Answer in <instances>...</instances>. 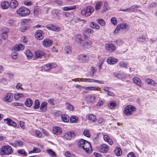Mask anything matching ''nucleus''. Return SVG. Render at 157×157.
Wrapping results in <instances>:
<instances>
[{
  "mask_svg": "<svg viewBox=\"0 0 157 157\" xmlns=\"http://www.w3.org/2000/svg\"><path fill=\"white\" fill-rule=\"evenodd\" d=\"M17 14L21 17H24L29 15L30 11L29 9L22 6L16 11Z\"/></svg>",
  "mask_w": 157,
  "mask_h": 157,
  "instance_id": "nucleus-1",
  "label": "nucleus"
},
{
  "mask_svg": "<svg viewBox=\"0 0 157 157\" xmlns=\"http://www.w3.org/2000/svg\"><path fill=\"white\" fill-rule=\"evenodd\" d=\"M2 155H9L12 154L13 151L12 147L10 146H3L0 148Z\"/></svg>",
  "mask_w": 157,
  "mask_h": 157,
  "instance_id": "nucleus-2",
  "label": "nucleus"
},
{
  "mask_svg": "<svg viewBox=\"0 0 157 157\" xmlns=\"http://www.w3.org/2000/svg\"><path fill=\"white\" fill-rule=\"evenodd\" d=\"M93 8L92 6H89L86 9L82 10L81 11V13L82 15L86 17H88L92 13L94 12Z\"/></svg>",
  "mask_w": 157,
  "mask_h": 157,
  "instance_id": "nucleus-3",
  "label": "nucleus"
},
{
  "mask_svg": "<svg viewBox=\"0 0 157 157\" xmlns=\"http://www.w3.org/2000/svg\"><path fill=\"white\" fill-rule=\"evenodd\" d=\"M136 111V108L134 106L131 105L127 106L124 110V114L129 115L132 114V112Z\"/></svg>",
  "mask_w": 157,
  "mask_h": 157,
  "instance_id": "nucleus-4",
  "label": "nucleus"
},
{
  "mask_svg": "<svg viewBox=\"0 0 157 157\" xmlns=\"http://www.w3.org/2000/svg\"><path fill=\"white\" fill-rule=\"evenodd\" d=\"M109 149V146L105 144H103L99 147L100 151L102 153H107Z\"/></svg>",
  "mask_w": 157,
  "mask_h": 157,
  "instance_id": "nucleus-5",
  "label": "nucleus"
},
{
  "mask_svg": "<svg viewBox=\"0 0 157 157\" xmlns=\"http://www.w3.org/2000/svg\"><path fill=\"white\" fill-rule=\"evenodd\" d=\"M46 55L45 53L43 51L38 50L35 52L34 56L36 59L41 58L42 57H45Z\"/></svg>",
  "mask_w": 157,
  "mask_h": 157,
  "instance_id": "nucleus-6",
  "label": "nucleus"
},
{
  "mask_svg": "<svg viewBox=\"0 0 157 157\" xmlns=\"http://www.w3.org/2000/svg\"><path fill=\"white\" fill-rule=\"evenodd\" d=\"M105 48L108 51L113 52L116 49V47L113 44L108 43L105 45Z\"/></svg>",
  "mask_w": 157,
  "mask_h": 157,
  "instance_id": "nucleus-7",
  "label": "nucleus"
},
{
  "mask_svg": "<svg viewBox=\"0 0 157 157\" xmlns=\"http://www.w3.org/2000/svg\"><path fill=\"white\" fill-rule=\"evenodd\" d=\"M56 64L53 63L47 64L44 65V68L45 71H49L51 68H54L56 67Z\"/></svg>",
  "mask_w": 157,
  "mask_h": 157,
  "instance_id": "nucleus-8",
  "label": "nucleus"
},
{
  "mask_svg": "<svg viewBox=\"0 0 157 157\" xmlns=\"http://www.w3.org/2000/svg\"><path fill=\"white\" fill-rule=\"evenodd\" d=\"M13 99V95L10 93H8L4 98L3 100L5 102H11Z\"/></svg>",
  "mask_w": 157,
  "mask_h": 157,
  "instance_id": "nucleus-9",
  "label": "nucleus"
},
{
  "mask_svg": "<svg viewBox=\"0 0 157 157\" xmlns=\"http://www.w3.org/2000/svg\"><path fill=\"white\" fill-rule=\"evenodd\" d=\"M43 44L45 47H49L53 44V41L49 39H46L43 41Z\"/></svg>",
  "mask_w": 157,
  "mask_h": 157,
  "instance_id": "nucleus-10",
  "label": "nucleus"
},
{
  "mask_svg": "<svg viewBox=\"0 0 157 157\" xmlns=\"http://www.w3.org/2000/svg\"><path fill=\"white\" fill-rule=\"evenodd\" d=\"M75 136V134L73 132H69L65 134L64 138L67 140H71Z\"/></svg>",
  "mask_w": 157,
  "mask_h": 157,
  "instance_id": "nucleus-11",
  "label": "nucleus"
},
{
  "mask_svg": "<svg viewBox=\"0 0 157 157\" xmlns=\"http://www.w3.org/2000/svg\"><path fill=\"white\" fill-rule=\"evenodd\" d=\"M44 34L42 31L38 30L36 32L35 36L38 40H41L43 39Z\"/></svg>",
  "mask_w": 157,
  "mask_h": 157,
  "instance_id": "nucleus-12",
  "label": "nucleus"
},
{
  "mask_svg": "<svg viewBox=\"0 0 157 157\" xmlns=\"http://www.w3.org/2000/svg\"><path fill=\"white\" fill-rule=\"evenodd\" d=\"M77 59L81 62H85L88 61V57L86 55H80L78 56Z\"/></svg>",
  "mask_w": 157,
  "mask_h": 157,
  "instance_id": "nucleus-13",
  "label": "nucleus"
},
{
  "mask_svg": "<svg viewBox=\"0 0 157 157\" xmlns=\"http://www.w3.org/2000/svg\"><path fill=\"white\" fill-rule=\"evenodd\" d=\"M46 28L48 29L54 31H59L60 28L56 26H54L52 24L48 25L46 26Z\"/></svg>",
  "mask_w": 157,
  "mask_h": 157,
  "instance_id": "nucleus-14",
  "label": "nucleus"
},
{
  "mask_svg": "<svg viewBox=\"0 0 157 157\" xmlns=\"http://www.w3.org/2000/svg\"><path fill=\"white\" fill-rule=\"evenodd\" d=\"M118 61V60L113 57H110L107 59V63L109 64H113L117 63Z\"/></svg>",
  "mask_w": 157,
  "mask_h": 157,
  "instance_id": "nucleus-15",
  "label": "nucleus"
},
{
  "mask_svg": "<svg viewBox=\"0 0 157 157\" xmlns=\"http://www.w3.org/2000/svg\"><path fill=\"white\" fill-rule=\"evenodd\" d=\"M113 75L115 77L120 79H124L126 77L125 75L122 72L114 73Z\"/></svg>",
  "mask_w": 157,
  "mask_h": 157,
  "instance_id": "nucleus-16",
  "label": "nucleus"
},
{
  "mask_svg": "<svg viewBox=\"0 0 157 157\" xmlns=\"http://www.w3.org/2000/svg\"><path fill=\"white\" fill-rule=\"evenodd\" d=\"M19 3L16 0H11L10 6V7L13 8H16L18 6Z\"/></svg>",
  "mask_w": 157,
  "mask_h": 157,
  "instance_id": "nucleus-17",
  "label": "nucleus"
},
{
  "mask_svg": "<svg viewBox=\"0 0 157 157\" xmlns=\"http://www.w3.org/2000/svg\"><path fill=\"white\" fill-rule=\"evenodd\" d=\"M53 132L55 134L58 135L60 134L62 132V129L58 127H55L53 129Z\"/></svg>",
  "mask_w": 157,
  "mask_h": 157,
  "instance_id": "nucleus-18",
  "label": "nucleus"
},
{
  "mask_svg": "<svg viewBox=\"0 0 157 157\" xmlns=\"http://www.w3.org/2000/svg\"><path fill=\"white\" fill-rule=\"evenodd\" d=\"M91 147L90 144L86 141L84 146H82V148L86 152L88 153L89 151L90 147Z\"/></svg>",
  "mask_w": 157,
  "mask_h": 157,
  "instance_id": "nucleus-19",
  "label": "nucleus"
},
{
  "mask_svg": "<svg viewBox=\"0 0 157 157\" xmlns=\"http://www.w3.org/2000/svg\"><path fill=\"white\" fill-rule=\"evenodd\" d=\"M103 138L104 140L106 142H107L109 144L111 145L113 144V142L112 140L110 139L109 136L106 135H103Z\"/></svg>",
  "mask_w": 157,
  "mask_h": 157,
  "instance_id": "nucleus-20",
  "label": "nucleus"
},
{
  "mask_svg": "<svg viewBox=\"0 0 157 157\" xmlns=\"http://www.w3.org/2000/svg\"><path fill=\"white\" fill-rule=\"evenodd\" d=\"M5 121H6V123L9 125L15 126L17 125V124L14 122L10 118H7L4 120Z\"/></svg>",
  "mask_w": 157,
  "mask_h": 157,
  "instance_id": "nucleus-21",
  "label": "nucleus"
},
{
  "mask_svg": "<svg viewBox=\"0 0 157 157\" xmlns=\"http://www.w3.org/2000/svg\"><path fill=\"white\" fill-rule=\"evenodd\" d=\"M47 103L46 102H43L40 105V110L43 112H45L47 109Z\"/></svg>",
  "mask_w": 157,
  "mask_h": 157,
  "instance_id": "nucleus-22",
  "label": "nucleus"
},
{
  "mask_svg": "<svg viewBox=\"0 0 157 157\" xmlns=\"http://www.w3.org/2000/svg\"><path fill=\"white\" fill-rule=\"evenodd\" d=\"M24 46L21 44L16 45L14 47L15 50L19 51L22 50L24 48Z\"/></svg>",
  "mask_w": 157,
  "mask_h": 157,
  "instance_id": "nucleus-23",
  "label": "nucleus"
},
{
  "mask_svg": "<svg viewBox=\"0 0 157 157\" xmlns=\"http://www.w3.org/2000/svg\"><path fill=\"white\" fill-rule=\"evenodd\" d=\"M133 81L136 84H137L138 86H141V80L139 78L137 77H135L133 78Z\"/></svg>",
  "mask_w": 157,
  "mask_h": 157,
  "instance_id": "nucleus-24",
  "label": "nucleus"
},
{
  "mask_svg": "<svg viewBox=\"0 0 157 157\" xmlns=\"http://www.w3.org/2000/svg\"><path fill=\"white\" fill-rule=\"evenodd\" d=\"M1 6L2 9H6L8 8L10 6V3L7 1H5L1 3Z\"/></svg>",
  "mask_w": 157,
  "mask_h": 157,
  "instance_id": "nucleus-25",
  "label": "nucleus"
},
{
  "mask_svg": "<svg viewBox=\"0 0 157 157\" xmlns=\"http://www.w3.org/2000/svg\"><path fill=\"white\" fill-rule=\"evenodd\" d=\"M115 153L117 156H120L122 154V151L120 148L116 147L114 151Z\"/></svg>",
  "mask_w": 157,
  "mask_h": 157,
  "instance_id": "nucleus-26",
  "label": "nucleus"
},
{
  "mask_svg": "<svg viewBox=\"0 0 157 157\" xmlns=\"http://www.w3.org/2000/svg\"><path fill=\"white\" fill-rule=\"evenodd\" d=\"M90 25V27L92 28L96 29L97 30H98L100 29L99 26L93 22H91Z\"/></svg>",
  "mask_w": 157,
  "mask_h": 157,
  "instance_id": "nucleus-27",
  "label": "nucleus"
},
{
  "mask_svg": "<svg viewBox=\"0 0 157 157\" xmlns=\"http://www.w3.org/2000/svg\"><path fill=\"white\" fill-rule=\"evenodd\" d=\"M33 104L32 100L30 98H27L26 101L25 102V104L27 107H30L32 106Z\"/></svg>",
  "mask_w": 157,
  "mask_h": 157,
  "instance_id": "nucleus-28",
  "label": "nucleus"
},
{
  "mask_svg": "<svg viewBox=\"0 0 157 157\" xmlns=\"http://www.w3.org/2000/svg\"><path fill=\"white\" fill-rule=\"evenodd\" d=\"M61 118L62 121L64 122H68L69 119V117L66 114H62L61 115Z\"/></svg>",
  "mask_w": 157,
  "mask_h": 157,
  "instance_id": "nucleus-29",
  "label": "nucleus"
},
{
  "mask_svg": "<svg viewBox=\"0 0 157 157\" xmlns=\"http://www.w3.org/2000/svg\"><path fill=\"white\" fill-rule=\"evenodd\" d=\"M92 44V42L91 41L86 42L84 44H81V46L84 47L86 48L88 47H90Z\"/></svg>",
  "mask_w": 157,
  "mask_h": 157,
  "instance_id": "nucleus-30",
  "label": "nucleus"
},
{
  "mask_svg": "<svg viewBox=\"0 0 157 157\" xmlns=\"http://www.w3.org/2000/svg\"><path fill=\"white\" fill-rule=\"evenodd\" d=\"M86 98L88 100H90L91 102L94 103L95 102L96 97L94 96L91 95H88L86 97Z\"/></svg>",
  "mask_w": 157,
  "mask_h": 157,
  "instance_id": "nucleus-31",
  "label": "nucleus"
},
{
  "mask_svg": "<svg viewBox=\"0 0 157 157\" xmlns=\"http://www.w3.org/2000/svg\"><path fill=\"white\" fill-rule=\"evenodd\" d=\"M75 40L78 43L81 44L82 42V38L81 35L78 34L76 36Z\"/></svg>",
  "mask_w": 157,
  "mask_h": 157,
  "instance_id": "nucleus-32",
  "label": "nucleus"
},
{
  "mask_svg": "<svg viewBox=\"0 0 157 157\" xmlns=\"http://www.w3.org/2000/svg\"><path fill=\"white\" fill-rule=\"evenodd\" d=\"M76 8V6H73L69 7H64L63 8V10L64 11H69L75 9Z\"/></svg>",
  "mask_w": 157,
  "mask_h": 157,
  "instance_id": "nucleus-33",
  "label": "nucleus"
},
{
  "mask_svg": "<svg viewBox=\"0 0 157 157\" xmlns=\"http://www.w3.org/2000/svg\"><path fill=\"white\" fill-rule=\"evenodd\" d=\"M104 60L102 59L99 60V61L97 65V66L99 68V71H100L101 69L102 65L104 62Z\"/></svg>",
  "mask_w": 157,
  "mask_h": 157,
  "instance_id": "nucleus-34",
  "label": "nucleus"
},
{
  "mask_svg": "<svg viewBox=\"0 0 157 157\" xmlns=\"http://www.w3.org/2000/svg\"><path fill=\"white\" fill-rule=\"evenodd\" d=\"M83 89H85L86 90L88 91L89 90H97V89L95 87L93 86H84Z\"/></svg>",
  "mask_w": 157,
  "mask_h": 157,
  "instance_id": "nucleus-35",
  "label": "nucleus"
},
{
  "mask_svg": "<svg viewBox=\"0 0 157 157\" xmlns=\"http://www.w3.org/2000/svg\"><path fill=\"white\" fill-rule=\"evenodd\" d=\"M102 5L101 2L100 1L97 2L95 6V9L96 10H98L101 8Z\"/></svg>",
  "mask_w": 157,
  "mask_h": 157,
  "instance_id": "nucleus-36",
  "label": "nucleus"
},
{
  "mask_svg": "<svg viewBox=\"0 0 157 157\" xmlns=\"http://www.w3.org/2000/svg\"><path fill=\"white\" fill-rule=\"evenodd\" d=\"M78 120V118L75 116H72L71 117L70 121L72 123H76Z\"/></svg>",
  "mask_w": 157,
  "mask_h": 157,
  "instance_id": "nucleus-37",
  "label": "nucleus"
},
{
  "mask_svg": "<svg viewBox=\"0 0 157 157\" xmlns=\"http://www.w3.org/2000/svg\"><path fill=\"white\" fill-rule=\"evenodd\" d=\"M120 28H121V29H127L129 28L128 25H127L126 24L124 23H122L120 25H119Z\"/></svg>",
  "mask_w": 157,
  "mask_h": 157,
  "instance_id": "nucleus-38",
  "label": "nucleus"
},
{
  "mask_svg": "<svg viewBox=\"0 0 157 157\" xmlns=\"http://www.w3.org/2000/svg\"><path fill=\"white\" fill-rule=\"evenodd\" d=\"M72 50V48L69 46L66 47L65 49V52L67 54H71Z\"/></svg>",
  "mask_w": 157,
  "mask_h": 157,
  "instance_id": "nucleus-39",
  "label": "nucleus"
},
{
  "mask_svg": "<svg viewBox=\"0 0 157 157\" xmlns=\"http://www.w3.org/2000/svg\"><path fill=\"white\" fill-rule=\"evenodd\" d=\"M1 31L2 34H5L6 37H7V33L9 32V29L3 27L1 29Z\"/></svg>",
  "mask_w": 157,
  "mask_h": 157,
  "instance_id": "nucleus-40",
  "label": "nucleus"
},
{
  "mask_svg": "<svg viewBox=\"0 0 157 157\" xmlns=\"http://www.w3.org/2000/svg\"><path fill=\"white\" fill-rule=\"evenodd\" d=\"M25 55L29 59H30L32 58L33 56V54L31 51L29 50H27L26 51Z\"/></svg>",
  "mask_w": 157,
  "mask_h": 157,
  "instance_id": "nucleus-41",
  "label": "nucleus"
},
{
  "mask_svg": "<svg viewBox=\"0 0 157 157\" xmlns=\"http://www.w3.org/2000/svg\"><path fill=\"white\" fill-rule=\"evenodd\" d=\"M86 141L84 140H81L78 143V145L79 147L82 148V146H84Z\"/></svg>",
  "mask_w": 157,
  "mask_h": 157,
  "instance_id": "nucleus-42",
  "label": "nucleus"
},
{
  "mask_svg": "<svg viewBox=\"0 0 157 157\" xmlns=\"http://www.w3.org/2000/svg\"><path fill=\"white\" fill-rule=\"evenodd\" d=\"M40 102L38 100L36 99L35 101L34 105L33 108L34 109H38L40 107Z\"/></svg>",
  "mask_w": 157,
  "mask_h": 157,
  "instance_id": "nucleus-43",
  "label": "nucleus"
},
{
  "mask_svg": "<svg viewBox=\"0 0 157 157\" xmlns=\"http://www.w3.org/2000/svg\"><path fill=\"white\" fill-rule=\"evenodd\" d=\"M116 105V102L114 101L110 102L108 104L109 107L111 109L114 108Z\"/></svg>",
  "mask_w": 157,
  "mask_h": 157,
  "instance_id": "nucleus-44",
  "label": "nucleus"
},
{
  "mask_svg": "<svg viewBox=\"0 0 157 157\" xmlns=\"http://www.w3.org/2000/svg\"><path fill=\"white\" fill-rule=\"evenodd\" d=\"M88 119L93 122H94L96 120V116L93 114H90L88 116Z\"/></svg>",
  "mask_w": 157,
  "mask_h": 157,
  "instance_id": "nucleus-45",
  "label": "nucleus"
},
{
  "mask_svg": "<svg viewBox=\"0 0 157 157\" xmlns=\"http://www.w3.org/2000/svg\"><path fill=\"white\" fill-rule=\"evenodd\" d=\"M109 9L108 4V2H105L104 3L103 8L102 10V12H105Z\"/></svg>",
  "mask_w": 157,
  "mask_h": 157,
  "instance_id": "nucleus-46",
  "label": "nucleus"
},
{
  "mask_svg": "<svg viewBox=\"0 0 157 157\" xmlns=\"http://www.w3.org/2000/svg\"><path fill=\"white\" fill-rule=\"evenodd\" d=\"M66 106L68 109L73 111L74 109V107L71 105L69 104L68 103H66Z\"/></svg>",
  "mask_w": 157,
  "mask_h": 157,
  "instance_id": "nucleus-47",
  "label": "nucleus"
},
{
  "mask_svg": "<svg viewBox=\"0 0 157 157\" xmlns=\"http://www.w3.org/2000/svg\"><path fill=\"white\" fill-rule=\"evenodd\" d=\"M83 134L85 136L88 137H90L91 136L89 130L87 129H85L84 130Z\"/></svg>",
  "mask_w": 157,
  "mask_h": 157,
  "instance_id": "nucleus-48",
  "label": "nucleus"
},
{
  "mask_svg": "<svg viewBox=\"0 0 157 157\" xmlns=\"http://www.w3.org/2000/svg\"><path fill=\"white\" fill-rule=\"evenodd\" d=\"M47 152L51 156L53 157L54 156H56L55 153L51 149H49L47 150Z\"/></svg>",
  "mask_w": 157,
  "mask_h": 157,
  "instance_id": "nucleus-49",
  "label": "nucleus"
},
{
  "mask_svg": "<svg viewBox=\"0 0 157 157\" xmlns=\"http://www.w3.org/2000/svg\"><path fill=\"white\" fill-rule=\"evenodd\" d=\"M97 21L101 26H104L105 24V22L102 19H98L97 20Z\"/></svg>",
  "mask_w": 157,
  "mask_h": 157,
  "instance_id": "nucleus-50",
  "label": "nucleus"
},
{
  "mask_svg": "<svg viewBox=\"0 0 157 157\" xmlns=\"http://www.w3.org/2000/svg\"><path fill=\"white\" fill-rule=\"evenodd\" d=\"M146 38L144 36H140L137 38V40L140 42H143L145 40Z\"/></svg>",
  "mask_w": 157,
  "mask_h": 157,
  "instance_id": "nucleus-51",
  "label": "nucleus"
},
{
  "mask_svg": "<svg viewBox=\"0 0 157 157\" xmlns=\"http://www.w3.org/2000/svg\"><path fill=\"white\" fill-rule=\"evenodd\" d=\"M80 81L81 82H92L93 79L81 78Z\"/></svg>",
  "mask_w": 157,
  "mask_h": 157,
  "instance_id": "nucleus-52",
  "label": "nucleus"
},
{
  "mask_svg": "<svg viewBox=\"0 0 157 157\" xmlns=\"http://www.w3.org/2000/svg\"><path fill=\"white\" fill-rule=\"evenodd\" d=\"M134 8L132 6H131L128 8L125 9V12H128V13L132 12L133 11Z\"/></svg>",
  "mask_w": 157,
  "mask_h": 157,
  "instance_id": "nucleus-53",
  "label": "nucleus"
},
{
  "mask_svg": "<svg viewBox=\"0 0 157 157\" xmlns=\"http://www.w3.org/2000/svg\"><path fill=\"white\" fill-rule=\"evenodd\" d=\"M146 82L149 84H154L155 83L154 81L152 79L148 78L146 80Z\"/></svg>",
  "mask_w": 157,
  "mask_h": 157,
  "instance_id": "nucleus-54",
  "label": "nucleus"
},
{
  "mask_svg": "<svg viewBox=\"0 0 157 157\" xmlns=\"http://www.w3.org/2000/svg\"><path fill=\"white\" fill-rule=\"evenodd\" d=\"M34 132L36 136L37 137L40 138L41 137L42 134L39 131L36 130L34 131Z\"/></svg>",
  "mask_w": 157,
  "mask_h": 157,
  "instance_id": "nucleus-55",
  "label": "nucleus"
},
{
  "mask_svg": "<svg viewBox=\"0 0 157 157\" xmlns=\"http://www.w3.org/2000/svg\"><path fill=\"white\" fill-rule=\"evenodd\" d=\"M120 66L122 67H126L127 66V64L123 61L119 63Z\"/></svg>",
  "mask_w": 157,
  "mask_h": 157,
  "instance_id": "nucleus-56",
  "label": "nucleus"
},
{
  "mask_svg": "<svg viewBox=\"0 0 157 157\" xmlns=\"http://www.w3.org/2000/svg\"><path fill=\"white\" fill-rule=\"evenodd\" d=\"M17 152L19 154L24 155H27V154L25 151L23 150H19L17 151Z\"/></svg>",
  "mask_w": 157,
  "mask_h": 157,
  "instance_id": "nucleus-57",
  "label": "nucleus"
},
{
  "mask_svg": "<svg viewBox=\"0 0 157 157\" xmlns=\"http://www.w3.org/2000/svg\"><path fill=\"white\" fill-rule=\"evenodd\" d=\"M92 72L90 73V75L91 76H93L94 74L95 73L97 72V69L96 68L92 67L91 68Z\"/></svg>",
  "mask_w": 157,
  "mask_h": 157,
  "instance_id": "nucleus-58",
  "label": "nucleus"
},
{
  "mask_svg": "<svg viewBox=\"0 0 157 157\" xmlns=\"http://www.w3.org/2000/svg\"><path fill=\"white\" fill-rule=\"evenodd\" d=\"M7 23L10 26H11L14 25V21L10 19L7 21Z\"/></svg>",
  "mask_w": 157,
  "mask_h": 157,
  "instance_id": "nucleus-59",
  "label": "nucleus"
},
{
  "mask_svg": "<svg viewBox=\"0 0 157 157\" xmlns=\"http://www.w3.org/2000/svg\"><path fill=\"white\" fill-rule=\"evenodd\" d=\"M18 54L17 52H13L11 54V57L13 59H16L17 57Z\"/></svg>",
  "mask_w": 157,
  "mask_h": 157,
  "instance_id": "nucleus-60",
  "label": "nucleus"
},
{
  "mask_svg": "<svg viewBox=\"0 0 157 157\" xmlns=\"http://www.w3.org/2000/svg\"><path fill=\"white\" fill-rule=\"evenodd\" d=\"M111 22L114 25H115L117 24V21L115 17H113L111 19Z\"/></svg>",
  "mask_w": 157,
  "mask_h": 157,
  "instance_id": "nucleus-61",
  "label": "nucleus"
},
{
  "mask_svg": "<svg viewBox=\"0 0 157 157\" xmlns=\"http://www.w3.org/2000/svg\"><path fill=\"white\" fill-rule=\"evenodd\" d=\"M92 82H97L101 84H104V82L103 81L95 80L94 79H93Z\"/></svg>",
  "mask_w": 157,
  "mask_h": 157,
  "instance_id": "nucleus-62",
  "label": "nucleus"
},
{
  "mask_svg": "<svg viewBox=\"0 0 157 157\" xmlns=\"http://www.w3.org/2000/svg\"><path fill=\"white\" fill-rule=\"evenodd\" d=\"M85 31L86 32H88V33H89L91 34H92L94 33V31L93 30L90 29L86 28L85 29Z\"/></svg>",
  "mask_w": 157,
  "mask_h": 157,
  "instance_id": "nucleus-63",
  "label": "nucleus"
},
{
  "mask_svg": "<svg viewBox=\"0 0 157 157\" xmlns=\"http://www.w3.org/2000/svg\"><path fill=\"white\" fill-rule=\"evenodd\" d=\"M116 43L117 44L120 45L123 43V42L122 40L119 39L116 40Z\"/></svg>",
  "mask_w": 157,
  "mask_h": 157,
  "instance_id": "nucleus-64",
  "label": "nucleus"
}]
</instances>
